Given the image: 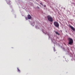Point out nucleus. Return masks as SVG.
Segmentation results:
<instances>
[{
	"instance_id": "obj_1",
	"label": "nucleus",
	"mask_w": 75,
	"mask_h": 75,
	"mask_svg": "<svg viewBox=\"0 0 75 75\" xmlns=\"http://www.w3.org/2000/svg\"><path fill=\"white\" fill-rule=\"evenodd\" d=\"M68 40H69L68 43L70 45H72L73 42V39L72 38H68Z\"/></svg>"
},
{
	"instance_id": "obj_2",
	"label": "nucleus",
	"mask_w": 75,
	"mask_h": 75,
	"mask_svg": "<svg viewBox=\"0 0 75 75\" xmlns=\"http://www.w3.org/2000/svg\"><path fill=\"white\" fill-rule=\"evenodd\" d=\"M47 18L48 21L50 22H52L53 21V18L50 15L47 16Z\"/></svg>"
},
{
	"instance_id": "obj_3",
	"label": "nucleus",
	"mask_w": 75,
	"mask_h": 75,
	"mask_svg": "<svg viewBox=\"0 0 75 75\" xmlns=\"http://www.w3.org/2000/svg\"><path fill=\"white\" fill-rule=\"evenodd\" d=\"M54 24L55 26L57 28H59V23L57 21H55L54 22Z\"/></svg>"
},
{
	"instance_id": "obj_4",
	"label": "nucleus",
	"mask_w": 75,
	"mask_h": 75,
	"mask_svg": "<svg viewBox=\"0 0 75 75\" xmlns=\"http://www.w3.org/2000/svg\"><path fill=\"white\" fill-rule=\"evenodd\" d=\"M69 26L70 27V28H71V30H72L73 31H75V29L71 25H69Z\"/></svg>"
},
{
	"instance_id": "obj_5",
	"label": "nucleus",
	"mask_w": 75,
	"mask_h": 75,
	"mask_svg": "<svg viewBox=\"0 0 75 75\" xmlns=\"http://www.w3.org/2000/svg\"><path fill=\"white\" fill-rule=\"evenodd\" d=\"M28 18L29 19H31V16L30 15H28Z\"/></svg>"
},
{
	"instance_id": "obj_6",
	"label": "nucleus",
	"mask_w": 75,
	"mask_h": 75,
	"mask_svg": "<svg viewBox=\"0 0 75 75\" xmlns=\"http://www.w3.org/2000/svg\"><path fill=\"white\" fill-rule=\"evenodd\" d=\"M55 33H56V34H57V35H60V34H59V33L57 32H55Z\"/></svg>"
},
{
	"instance_id": "obj_7",
	"label": "nucleus",
	"mask_w": 75,
	"mask_h": 75,
	"mask_svg": "<svg viewBox=\"0 0 75 75\" xmlns=\"http://www.w3.org/2000/svg\"><path fill=\"white\" fill-rule=\"evenodd\" d=\"M18 70V72H20V70L18 68H17Z\"/></svg>"
},
{
	"instance_id": "obj_8",
	"label": "nucleus",
	"mask_w": 75,
	"mask_h": 75,
	"mask_svg": "<svg viewBox=\"0 0 75 75\" xmlns=\"http://www.w3.org/2000/svg\"><path fill=\"white\" fill-rule=\"evenodd\" d=\"M25 19H26V20H28V18L27 17H25Z\"/></svg>"
},
{
	"instance_id": "obj_9",
	"label": "nucleus",
	"mask_w": 75,
	"mask_h": 75,
	"mask_svg": "<svg viewBox=\"0 0 75 75\" xmlns=\"http://www.w3.org/2000/svg\"><path fill=\"white\" fill-rule=\"evenodd\" d=\"M44 7H46V6L45 5V6H44Z\"/></svg>"
},
{
	"instance_id": "obj_10",
	"label": "nucleus",
	"mask_w": 75,
	"mask_h": 75,
	"mask_svg": "<svg viewBox=\"0 0 75 75\" xmlns=\"http://www.w3.org/2000/svg\"><path fill=\"white\" fill-rule=\"evenodd\" d=\"M40 4H41L42 5V4L40 3Z\"/></svg>"
}]
</instances>
